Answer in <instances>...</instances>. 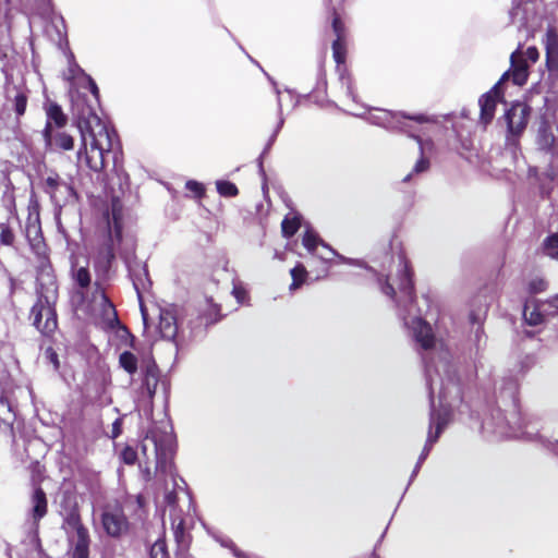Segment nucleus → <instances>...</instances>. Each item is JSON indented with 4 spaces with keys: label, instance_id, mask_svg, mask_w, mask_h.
Here are the masks:
<instances>
[{
    "label": "nucleus",
    "instance_id": "1",
    "mask_svg": "<svg viewBox=\"0 0 558 558\" xmlns=\"http://www.w3.org/2000/svg\"><path fill=\"white\" fill-rule=\"evenodd\" d=\"M447 355V352H441L438 362L433 365L428 364L426 368L432 403L430 429L435 426L436 432L435 435H433L432 430H429L418 463L425 460L430 446L438 439L440 433L448 424L451 415L452 401L460 398V386ZM418 465L420 464H417V466Z\"/></svg>",
    "mask_w": 558,
    "mask_h": 558
},
{
    "label": "nucleus",
    "instance_id": "2",
    "mask_svg": "<svg viewBox=\"0 0 558 558\" xmlns=\"http://www.w3.org/2000/svg\"><path fill=\"white\" fill-rule=\"evenodd\" d=\"M77 128L81 133L77 163L85 165L95 172L101 171L105 168V156L112 148L114 131L92 111L80 112Z\"/></svg>",
    "mask_w": 558,
    "mask_h": 558
},
{
    "label": "nucleus",
    "instance_id": "3",
    "mask_svg": "<svg viewBox=\"0 0 558 558\" xmlns=\"http://www.w3.org/2000/svg\"><path fill=\"white\" fill-rule=\"evenodd\" d=\"M398 276L400 292L409 299V308H405L408 315H402L405 327L411 330L415 341L424 350H430L437 347V341L432 331V327L420 316L412 315L414 305L412 303V280L409 270V264L403 254L398 255Z\"/></svg>",
    "mask_w": 558,
    "mask_h": 558
},
{
    "label": "nucleus",
    "instance_id": "4",
    "mask_svg": "<svg viewBox=\"0 0 558 558\" xmlns=\"http://www.w3.org/2000/svg\"><path fill=\"white\" fill-rule=\"evenodd\" d=\"M372 123L387 129H398L413 135V132H423V128H414L413 124L423 126L432 123V119L424 114L407 116L402 112H392L384 109H376L371 113Z\"/></svg>",
    "mask_w": 558,
    "mask_h": 558
},
{
    "label": "nucleus",
    "instance_id": "5",
    "mask_svg": "<svg viewBox=\"0 0 558 558\" xmlns=\"http://www.w3.org/2000/svg\"><path fill=\"white\" fill-rule=\"evenodd\" d=\"M35 327L44 335L52 333L57 328V317L48 301L41 299L32 307Z\"/></svg>",
    "mask_w": 558,
    "mask_h": 558
},
{
    "label": "nucleus",
    "instance_id": "6",
    "mask_svg": "<svg viewBox=\"0 0 558 558\" xmlns=\"http://www.w3.org/2000/svg\"><path fill=\"white\" fill-rule=\"evenodd\" d=\"M46 148L51 151H68L74 148V138L64 129L43 130Z\"/></svg>",
    "mask_w": 558,
    "mask_h": 558
},
{
    "label": "nucleus",
    "instance_id": "7",
    "mask_svg": "<svg viewBox=\"0 0 558 558\" xmlns=\"http://www.w3.org/2000/svg\"><path fill=\"white\" fill-rule=\"evenodd\" d=\"M510 62H511V69H510V71L506 72L502 75L500 83L504 80H506L511 72L512 80H513L514 84H517V85L525 84L527 81V76H529V64L526 62V59L524 58L523 52L520 50V48L511 53Z\"/></svg>",
    "mask_w": 558,
    "mask_h": 558
},
{
    "label": "nucleus",
    "instance_id": "8",
    "mask_svg": "<svg viewBox=\"0 0 558 558\" xmlns=\"http://www.w3.org/2000/svg\"><path fill=\"white\" fill-rule=\"evenodd\" d=\"M530 109L525 104H514L506 113L509 131L512 134L521 133L527 123Z\"/></svg>",
    "mask_w": 558,
    "mask_h": 558
},
{
    "label": "nucleus",
    "instance_id": "9",
    "mask_svg": "<svg viewBox=\"0 0 558 558\" xmlns=\"http://www.w3.org/2000/svg\"><path fill=\"white\" fill-rule=\"evenodd\" d=\"M499 85L500 82L480 98L481 119L485 124L494 118L496 106L501 99Z\"/></svg>",
    "mask_w": 558,
    "mask_h": 558
},
{
    "label": "nucleus",
    "instance_id": "10",
    "mask_svg": "<svg viewBox=\"0 0 558 558\" xmlns=\"http://www.w3.org/2000/svg\"><path fill=\"white\" fill-rule=\"evenodd\" d=\"M66 80L72 82L73 86H80L88 89L95 98H98V87L90 76H88L77 64L70 63L68 72L65 73Z\"/></svg>",
    "mask_w": 558,
    "mask_h": 558
},
{
    "label": "nucleus",
    "instance_id": "11",
    "mask_svg": "<svg viewBox=\"0 0 558 558\" xmlns=\"http://www.w3.org/2000/svg\"><path fill=\"white\" fill-rule=\"evenodd\" d=\"M102 526L111 536H119L126 530V521L121 511L107 510L102 514Z\"/></svg>",
    "mask_w": 558,
    "mask_h": 558
},
{
    "label": "nucleus",
    "instance_id": "12",
    "mask_svg": "<svg viewBox=\"0 0 558 558\" xmlns=\"http://www.w3.org/2000/svg\"><path fill=\"white\" fill-rule=\"evenodd\" d=\"M332 28L337 35L332 44L333 59L338 64H343L345 61V44L343 39L344 27L339 16H335L332 21Z\"/></svg>",
    "mask_w": 558,
    "mask_h": 558
},
{
    "label": "nucleus",
    "instance_id": "13",
    "mask_svg": "<svg viewBox=\"0 0 558 558\" xmlns=\"http://www.w3.org/2000/svg\"><path fill=\"white\" fill-rule=\"evenodd\" d=\"M45 111L47 120L44 130H48L49 128L51 130L64 129L68 123V118L59 105L56 102H48L45 106Z\"/></svg>",
    "mask_w": 558,
    "mask_h": 558
},
{
    "label": "nucleus",
    "instance_id": "14",
    "mask_svg": "<svg viewBox=\"0 0 558 558\" xmlns=\"http://www.w3.org/2000/svg\"><path fill=\"white\" fill-rule=\"evenodd\" d=\"M159 331L162 338L173 339L178 331L175 315L170 308H162L159 314Z\"/></svg>",
    "mask_w": 558,
    "mask_h": 558
},
{
    "label": "nucleus",
    "instance_id": "15",
    "mask_svg": "<svg viewBox=\"0 0 558 558\" xmlns=\"http://www.w3.org/2000/svg\"><path fill=\"white\" fill-rule=\"evenodd\" d=\"M546 62L549 70H558V34L554 28L546 33Z\"/></svg>",
    "mask_w": 558,
    "mask_h": 558
},
{
    "label": "nucleus",
    "instance_id": "16",
    "mask_svg": "<svg viewBox=\"0 0 558 558\" xmlns=\"http://www.w3.org/2000/svg\"><path fill=\"white\" fill-rule=\"evenodd\" d=\"M46 185L51 197L56 201L66 198L73 194L72 187L65 182H62L58 175L48 177L46 180Z\"/></svg>",
    "mask_w": 558,
    "mask_h": 558
},
{
    "label": "nucleus",
    "instance_id": "17",
    "mask_svg": "<svg viewBox=\"0 0 558 558\" xmlns=\"http://www.w3.org/2000/svg\"><path fill=\"white\" fill-rule=\"evenodd\" d=\"M548 315L543 308V302L537 304L535 302H527L524 305L523 317L530 326H537L544 322L545 316Z\"/></svg>",
    "mask_w": 558,
    "mask_h": 558
},
{
    "label": "nucleus",
    "instance_id": "18",
    "mask_svg": "<svg viewBox=\"0 0 558 558\" xmlns=\"http://www.w3.org/2000/svg\"><path fill=\"white\" fill-rule=\"evenodd\" d=\"M71 545L73 546V558H87L88 556V533L78 532L76 535L69 537Z\"/></svg>",
    "mask_w": 558,
    "mask_h": 558
},
{
    "label": "nucleus",
    "instance_id": "19",
    "mask_svg": "<svg viewBox=\"0 0 558 558\" xmlns=\"http://www.w3.org/2000/svg\"><path fill=\"white\" fill-rule=\"evenodd\" d=\"M159 381V373L155 364L147 365L145 369L143 388L147 396L151 399L156 392V388Z\"/></svg>",
    "mask_w": 558,
    "mask_h": 558
},
{
    "label": "nucleus",
    "instance_id": "20",
    "mask_svg": "<svg viewBox=\"0 0 558 558\" xmlns=\"http://www.w3.org/2000/svg\"><path fill=\"white\" fill-rule=\"evenodd\" d=\"M32 502H33V510H32L33 518L35 521H38L47 512V499H46V495L43 492V489H40V488L35 489L33 497H32Z\"/></svg>",
    "mask_w": 558,
    "mask_h": 558
},
{
    "label": "nucleus",
    "instance_id": "21",
    "mask_svg": "<svg viewBox=\"0 0 558 558\" xmlns=\"http://www.w3.org/2000/svg\"><path fill=\"white\" fill-rule=\"evenodd\" d=\"M121 209L118 207L117 203H113L112 205V221H109V232H110V240L112 243V246L116 242H120L122 234H121Z\"/></svg>",
    "mask_w": 558,
    "mask_h": 558
},
{
    "label": "nucleus",
    "instance_id": "22",
    "mask_svg": "<svg viewBox=\"0 0 558 558\" xmlns=\"http://www.w3.org/2000/svg\"><path fill=\"white\" fill-rule=\"evenodd\" d=\"M555 143V135L551 126L543 122L537 133V145L542 149H550Z\"/></svg>",
    "mask_w": 558,
    "mask_h": 558
},
{
    "label": "nucleus",
    "instance_id": "23",
    "mask_svg": "<svg viewBox=\"0 0 558 558\" xmlns=\"http://www.w3.org/2000/svg\"><path fill=\"white\" fill-rule=\"evenodd\" d=\"M63 529L65 530L68 537L76 535L78 532L87 531L83 527L78 513L72 510L64 519Z\"/></svg>",
    "mask_w": 558,
    "mask_h": 558
},
{
    "label": "nucleus",
    "instance_id": "24",
    "mask_svg": "<svg viewBox=\"0 0 558 558\" xmlns=\"http://www.w3.org/2000/svg\"><path fill=\"white\" fill-rule=\"evenodd\" d=\"M411 136L416 138L417 143L420 145L422 157L415 163L414 172L421 173V172H424V171H426L428 169L429 161H428L427 158L424 157V154H425L426 150L430 149L432 143L430 142L423 143V141L418 137V135H416V132H413V135H411Z\"/></svg>",
    "mask_w": 558,
    "mask_h": 558
},
{
    "label": "nucleus",
    "instance_id": "25",
    "mask_svg": "<svg viewBox=\"0 0 558 558\" xmlns=\"http://www.w3.org/2000/svg\"><path fill=\"white\" fill-rule=\"evenodd\" d=\"M119 364L130 375H134L137 371V357L129 351L120 354Z\"/></svg>",
    "mask_w": 558,
    "mask_h": 558
},
{
    "label": "nucleus",
    "instance_id": "26",
    "mask_svg": "<svg viewBox=\"0 0 558 558\" xmlns=\"http://www.w3.org/2000/svg\"><path fill=\"white\" fill-rule=\"evenodd\" d=\"M300 228V218L296 215L287 216L281 223L282 233L284 236H292Z\"/></svg>",
    "mask_w": 558,
    "mask_h": 558
},
{
    "label": "nucleus",
    "instance_id": "27",
    "mask_svg": "<svg viewBox=\"0 0 558 558\" xmlns=\"http://www.w3.org/2000/svg\"><path fill=\"white\" fill-rule=\"evenodd\" d=\"M544 253L551 258L558 259V231L545 240Z\"/></svg>",
    "mask_w": 558,
    "mask_h": 558
},
{
    "label": "nucleus",
    "instance_id": "28",
    "mask_svg": "<svg viewBox=\"0 0 558 558\" xmlns=\"http://www.w3.org/2000/svg\"><path fill=\"white\" fill-rule=\"evenodd\" d=\"M307 272L303 265L298 264L291 269L292 283L290 290L298 289L305 280Z\"/></svg>",
    "mask_w": 558,
    "mask_h": 558
},
{
    "label": "nucleus",
    "instance_id": "29",
    "mask_svg": "<svg viewBox=\"0 0 558 558\" xmlns=\"http://www.w3.org/2000/svg\"><path fill=\"white\" fill-rule=\"evenodd\" d=\"M150 558H169L166 542L161 538L157 539L150 548Z\"/></svg>",
    "mask_w": 558,
    "mask_h": 558
},
{
    "label": "nucleus",
    "instance_id": "30",
    "mask_svg": "<svg viewBox=\"0 0 558 558\" xmlns=\"http://www.w3.org/2000/svg\"><path fill=\"white\" fill-rule=\"evenodd\" d=\"M217 191L220 195L231 197L238 194L236 186L229 181H217Z\"/></svg>",
    "mask_w": 558,
    "mask_h": 558
},
{
    "label": "nucleus",
    "instance_id": "31",
    "mask_svg": "<svg viewBox=\"0 0 558 558\" xmlns=\"http://www.w3.org/2000/svg\"><path fill=\"white\" fill-rule=\"evenodd\" d=\"M73 276L75 281L82 287L85 288L90 283V275L86 267H80L74 269Z\"/></svg>",
    "mask_w": 558,
    "mask_h": 558
},
{
    "label": "nucleus",
    "instance_id": "32",
    "mask_svg": "<svg viewBox=\"0 0 558 558\" xmlns=\"http://www.w3.org/2000/svg\"><path fill=\"white\" fill-rule=\"evenodd\" d=\"M322 242L318 240L315 233L312 231H306L303 236V245L310 251V252H316L318 246H320Z\"/></svg>",
    "mask_w": 558,
    "mask_h": 558
},
{
    "label": "nucleus",
    "instance_id": "33",
    "mask_svg": "<svg viewBox=\"0 0 558 558\" xmlns=\"http://www.w3.org/2000/svg\"><path fill=\"white\" fill-rule=\"evenodd\" d=\"M14 241V234L8 226H0V242L3 245H11Z\"/></svg>",
    "mask_w": 558,
    "mask_h": 558
},
{
    "label": "nucleus",
    "instance_id": "34",
    "mask_svg": "<svg viewBox=\"0 0 558 558\" xmlns=\"http://www.w3.org/2000/svg\"><path fill=\"white\" fill-rule=\"evenodd\" d=\"M543 308L550 316L558 314V294L543 302Z\"/></svg>",
    "mask_w": 558,
    "mask_h": 558
},
{
    "label": "nucleus",
    "instance_id": "35",
    "mask_svg": "<svg viewBox=\"0 0 558 558\" xmlns=\"http://www.w3.org/2000/svg\"><path fill=\"white\" fill-rule=\"evenodd\" d=\"M232 294L234 295V298L236 299V301L240 304L245 303V301L247 299V292H246L245 288L242 286V283H240V282L233 283Z\"/></svg>",
    "mask_w": 558,
    "mask_h": 558
},
{
    "label": "nucleus",
    "instance_id": "36",
    "mask_svg": "<svg viewBox=\"0 0 558 558\" xmlns=\"http://www.w3.org/2000/svg\"><path fill=\"white\" fill-rule=\"evenodd\" d=\"M27 98L24 94L19 93L14 99V108L17 116H23L26 110Z\"/></svg>",
    "mask_w": 558,
    "mask_h": 558
},
{
    "label": "nucleus",
    "instance_id": "37",
    "mask_svg": "<svg viewBox=\"0 0 558 558\" xmlns=\"http://www.w3.org/2000/svg\"><path fill=\"white\" fill-rule=\"evenodd\" d=\"M322 250L319 251V247L316 250V252H312L319 258L324 260H329L331 256L336 255L335 251H332L330 247L325 245L324 243L320 244Z\"/></svg>",
    "mask_w": 558,
    "mask_h": 558
},
{
    "label": "nucleus",
    "instance_id": "38",
    "mask_svg": "<svg viewBox=\"0 0 558 558\" xmlns=\"http://www.w3.org/2000/svg\"><path fill=\"white\" fill-rule=\"evenodd\" d=\"M121 459L126 464H133L136 460V451L131 447H126L121 452Z\"/></svg>",
    "mask_w": 558,
    "mask_h": 558
},
{
    "label": "nucleus",
    "instance_id": "39",
    "mask_svg": "<svg viewBox=\"0 0 558 558\" xmlns=\"http://www.w3.org/2000/svg\"><path fill=\"white\" fill-rule=\"evenodd\" d=\"M546 287H547L546 281L541 278L533 279L530 282V291L532 293L543 292V291H545Z\"/></svg>",
    "mask_w": 558,
    "mask_h": 558
},
{
    "label": "nucleus",
    "instance_id": "40",
    "mask_svg": "<svg viewBox=\"0 0 558 558\" xmlns=\"http://www.w3.org/2000/svg\"><path fill=\"white\" fill-rule=\"evenodd\" d=\"M101 303L104 305L107 319L112 320L116 317V312L113 305L108 301L105 294L101 295Z\"/></svg>",
    "mask_w": 558,
    "mask_h": 558
},
{
    "label": "nucleus",
    "instance_id": "41",
    "mask_svg": "<svg viewBox=\"0 0 558 558\" xmlns=\"http://www.w3.org/2000/svg\"><path fill=\"white\" fill-rule=\"evenodd\" d=\"M186 189L189 191L195 193V195H197V196H201L204 193L203 185L196 181H187Z\"/></svg>",
    "mask_w": 558,
    "mask_h": 558
},
{
    "label": "nucleus",
    "instance_id": "42",
    "mask_svg": "<svg viewBox=\"0 0 558 558\" xmlns=\"http://www.w3.org/2000/svg\"><path fill=\"white\" fill-rule=\"evenodd\" d=\"M524 54L532 63H535L539 57L538 50L535 47H529Z\"/></svg>",
    "mask_w": 558,
    "mask_h": 558
},
{
    "label": "nucleus",
    "instance_id": "43",
    "mask_svg": "<svg viewBox=\"0 0 558 558\" xmlns=\"http://www.w3.org/2000/svg\"><path fill=\"white\" fill-rule=\"evenodd\" d=\"M342 84L345 85L348 95L350 97H352V99L354 100L355 96H354V93H353V87H352L351 78L349 76L348 77H342Z\"/></svg>",
    "mask_w": 558,
    "mask_h": 558
},
{
    "label": "nucleus",
    "instance_id": "44",
    "mask_svg": "<svg viewBox=\"0 0 558 558\" xmlns=\"http://www.w3.org/2000/svg\"><path fill=\"white\" fill-rule=\"evenodd\" d=\"M146 440H150L154 445V448H155V452L157 456H159V452L161 450H163V445L162 444H159L155 437V435L151 434V436H147L146 437Z\"/></svg>",
    "mask_w": 558,
    "mask_h": 558
},
{
    "label": "nucleus",
    "instance_id": "45",
    "mask_svg": "<svg viewBox=\"0 0 558 558\" xmlns=\"http://www.w3.org/2000/svg\"><path fill=\"white\" fill-rule=\"evenodd\" d=\"M121 433V422L117 420L112 425V438H117Z\"/></svg>",
    "mask_w": 558,
    "mask_h": 558
},
{
    "label": "nucleus",
    "instance_id": "46",
    "mask_svg": "<svg viewBox=\"0 0 558 558\" xmlns=\"http://www.w3.org/2000/svg\"><path fill=\"white\" fill-rule=\"evenodd\" d=\"M133 284H134V288H135V290L137 292V296L141 300V289H144L145 284H144V282L142 280H134Z\"/></svg>",
    "mask_w": 558,
    "mask_h": 558
},
{
    "label": "nucleus",
    "instance_id": "47",
    "mask_svg": "<svg viewBox=\"0 0 558 558\" xmlns=\"http://www.w3.org/2000/svg\"><path fill=\"white\" fill-rule=\"evenodd\" d=\"M383 292L387 295H393L395 294V289L390 284V283H386L384 287H383Z\"/></svg>",
    "mask_w": 558,
    "mask_h": 558
},
{
    "label": "nucleus",
    "instance_id": "48",
    "mask_svg": "<svg viewBox=\"0 0 558 558\" xmlns=\"http://www.w3.org/2000/svg\"><path fill=\"white\" fill-rule=\"evenodd\" d=\"M113 247H108L105 256L107 263L109 264L113 259Z\"/></svg>",
    "mask_w": 558,
    "mask_h": 558
},
{
    "label": "nucleus",
    "instance_id": "49",
    "mask_svg": "<svg viewBox=\"0 0 558 558\" xmlns=\"http://www.w3.org/2000/svg\"><path fill=\"white\" fill-rule=\"evenodd\" d=\"M141 312H142L144 325L147 326V313H146V310H145V307L143 306L142 303H141Z\"/></svg>",
    "mask_w": 558,
    "mask_h": 558
},
{
    "label": "nucleus",
    "instance_id": "50",
    "mask_svg": "<svg viewBox=\"0 0 558 558\" xmlns=\"http://www.w3.org/2000/svg\"><path fill=\"white\" fill-rule=\"evenodd\" d=\"M352 113L355 114V116H360L361 114L360 112H356V111H353Z\"/></svg>",
    "mask_w": 558,
    "mask_h": 558
}]
</instances>
